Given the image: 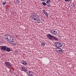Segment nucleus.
<instances>
[{"instance_id":"obj_9","label":"nucleus","mask_w":76,"mask_h":76,"mask_svg":"<svg viewBox=\"0 0 76 76\" xmlns=\"http://www.w3.org/2000/svg\"><path fill=\"white\" fill-rule=\"evenodd\" d=\"M21 70L22 71H24V72H26L27 71V68L22 66L21 68Z\"/></svg>"},{"instance_id":"obj_11","label":"nucleus","mask_w":76,"mask_h":76,"mask_svg":"<svg viewBox=\"0 0 76 76\" xmlns=\"http://www.w3.org/2000/svg\"><path fill=\"white\" fill-rule=\"evenodd\" d=\"M21 63L24 65L25 66H26V64H27V63L25 61H21Z\"/></svg>"},{"instance_id":"obj_12","label":"nucleus","mask_w":76,"mask_h":76,"mask_svg":"<svg viewBox=\"0 0 76 76\" xmlns=\"http://www.w3.org/2000/svg\"><path fill=\"white\" fill-rule=\"evenodd\" d=\"M7 52H10L11 51V49L9 48H7Z\"/></svg>"},{"instance_id":"obj_20","label":"nucleus","mask_w":76,"mask_h":76,"mask_svg":"<svg viewBox=\"0 0 76 76\" xmlns=\"http://www.w3.org/2000/svg\"><path fill=\"white\" fill-rule=\"evenodd\" d=\"M17 3H19L20 2H19V0H16Z\"/></svg>"},{"instance_id":"obj_28","label":"nucleus","mask_w":76,"mask_h":76,"mask_svg":"<svg viewBox=\"0 0 76 76\" xmlns=\"http://www.w3.org/2000/svg\"><path fill=\"white\" fill-rule=\"evenodd\" d=\"M73 6H74V5H73Z\"/></svg>"},{"instance_id":"obj_26","label":"nucleus","mask_w":76,"mask_h":76,"mask_svg":"<svg viewBox=\"0 0 76 76\" xmlns=\"http://www.w3.org/2000/svg\"><path fill=\"white\" fill-rule=\"evenodd\" d=\"M10 72H11V71H10Z\"/></svg>"},{"instance_id":"obj_16","label":"nucleus","mask_w":76,"mask_h":76,"mask_svg":"<svg viewBox=\"0 0 76 76\" xmlns=\"http://www.w3.org/2000/svg\"><path fill=\"white\" fill-rule=\"evenodd\" d=\"M46 3L48 4H49V3H50V0H48L47 1Z\"/></svg>"},{"instance_id":"obj_21","label":"nucleus","mask_w":76,"mask_h":76,"mask_svg":"<svg viewBox=\"0 0 76 76\" xmlns=\"http://www.w3.org/2000/svg\"><path fill=\"white\" fill-rule=\"evenodd\" d=\"M6 4V2H5L3 3V4L4 5H5V4Z\"/></svg>"},{"instance_id":"obj_3","label":"nucleus","mask_w":76,"mask_h":76,"mask_svg":"<svg viewBox=\"0 0 76 76\" xmlns=\"http://www.w3.org/2000/svg\"><path fill=\"white\" fill-rule=\"evenodd\" d=\"M46 36L48 39H50V41H53V37H54V36L51 34H47Z\"/></svg>"},{"instance_id":"obj_13","label":"nucleus","mask_w":76,"mask_h":76,"mask_svg":"<svg viewBox=\"0 0 76 76\" xmlns=\"http://www.w3.org/2000/svg\"><path fill=\"white\" fill-rule=\"evenodd\" d=\"M54 39H55V41H58V39H57V38L56 37H54V36H53V40Z\"/></svg>"},{"instance_id":"obj_18","label":"nucleus","mask_w":76,"mask_h":76,"mask_svg":"<svg viewBox=\"0 0 76 76\" xmlns=\"http://www.w3.org/2000/svg\"><path fill=\"white\" fill-rule=\"evenodd\" d=\"M65 1H67V2H69V1H71L72 0H65Z\"/></svg>"},{"instance_id":"obj_15","label":"nucleus","mask_w":76,"mask_h":76,"mask_svg":"<svg viewBox=\"0 0 76 76\" xmlns=\"http://www.w3.org/2000/svg\"><path fill=\"white\" fill-rule=\"evenodd\" d=\"M41 44L42 45H45V42H41Z\"/></svg>"},{"instance_id":"obj_8","label":"nucleus","mask_w":76,"mask_h":76,"mask_svg":"<svg viewBox=\"0 0 76 76\" xmlns=\"http://www.w3.org/2000/svg\"><path fill=\"white\" fill-rule=\"evenodd\" d=\"M1 50H3L4 51H5L6 50V49H7V47L6 46H1Z\"/></svg>"},{"instance_id":"obj_17","label":"nucleus","mask_w":76,"mask_h":76,"mask_svg":"<svg viewBox=\"0 0 76 76\" xmlns=\"http://www.w3.org/2000/svg\"><path fill=\"white\" fill-rule=\"evenodd\" d=\"M42 4L44 6H46V5H47V3H45V2H42Z\"/></svg>"},{"instance_id":"obj_25","label":"nucleus","mask_w":76,"mask_h":76,"mask_svg":"<svg viewBox=\"0 0 76 76\" xmlns=\"http://www.w3.org/2000/svg\"><path fill=\"white\" fill-rule=\"evenodd\" d=\"M72 4H74V3H72Z\"/></svg>"},{"instance_id":"obj_27","label":"nucleus","mask_w":76,"mask_h":76,"mask_svg":"<svg viewBox=\"0 0 76 76\" xmlns=\"http://www.w3.org/2000/svg\"><path fill=\"white\" fill-rule=\"evenodd\" d=\"M30 73L32 74V73H31V72Z\"/></svg>"},{"instance_id":"obj_23","label":"nucleus","mask_w":76,"mask_h":76,"mask_svg":"<svg viewBox=\"0 0 76 76\" xmlns=\"http://www.w3.org/2000/svg\"><path fill=\"white\" fill-rule=\"evenodd\" d=\"M42 1H45L46 0H41Z\"/></svg>"},{"instance_id":"obj_4","label":"nucleus","mask_w":76,"mask_h":76,"mask_svg":"<svg viewBox=\"0 0 76 76\" xmlns=\"http://www.w3.org/2000/svg\"><path fill=\"white\" fill-rule=\"evenodd\" d=\"M56 51L57 53H59V54H61L63 52V50L61 49H60L58 48L56 49Z\"/></svg>"},{"instance_id":"obj_10","label":"nucleus","mask_w":76,"mask_h":76,"mask_svg":"<svg viewBox=\"0 0 76 76\" xmlns=\"http://www.w3.org/2000/svg\"><path fill=\"white\" fill-rule=\"evenodd\" d=\"M10 45H12L13 46H15V45H16V44H17V42L16 41H13L11 43Z\"/></svg>"},{"instance_id":"obj_19","label":"nucleus","mask_w":76,"mask_h":76,"mask_svg":"<svg viewBox=\"0 0 76 76\" xmlns=\"http://www.w3.org/2000/svg\"><path fill=\"white\" fill-rule=\"evenodd\" d=\"M45 15V16H47V18H48V14L47 13V12Z\"/></svg>"},{"instance_id":"obj_14","label":"nucleus","mask_w":76,"mask_h":76,"mask_svg":"<svg viewBox=\"0 0 76 76\" xmlns=\"http://www.w3.org/2000/svg\"><path fill=\"white\" fill-rule=\"evenodd\" d=\"M43 13H44V14L45 15V13H47V12H46V11L45 10H42Z\"/></svg>"},{"instance_id":"obj_22","label":"nucleus","mask_w":76,"mask_h":76,"mask_svg":"<svg viewBox=\"0 0 76 76\" xmlns=\"http://www.w3.org/2000/svg\"><path fill=\"white\" fill-rule=\"evenodd\" d=\"M47 6H48V7H50V5H47Z\"/></svg>"},{"instance_id":"obj_7","label":"nucleus","mask_w":76,"mask_h":76,"mask_svg":"<svg viewBox=\"0 0 76 76\" xmlns=\"http://www.w3.org/2000/svg\"><path fill=\"white\" fill-rule=\"evenodd\" d=\"M4 63L8 69H10L11 67V65L8 62H6Z\"/></svg>"},{"instance_id":"obj_5","label":"nucleus","mask_w":76,"mask_h":76,"mask_svg":"<svg viewBox=\"0 0 76 76\" xmlns=\"http://www.w3.org/2000/svg\"><path fill=\"white\" fill-rule=\"evenodd\" d=\"M50 32L51 34H52V35H56L57 33V32L56 31H54L53 29L51 30L50 31Z\"/></svg>"},{"instance_id":"obj_2","label":"nucleus","mask_w":76,"mask_h":76,"mask_svg":"<svg viewBox=\"0 0 76 76\" xmlns=\"http://www.w3.org/2000/svg\"><path fill=\"white\" fill-rule=\"evenodd\" d=\"M7 41L10 44L14 41V39H13L12 36H8L7 37Z\"/></svg>"},{"instance_id":"obj_6","label":"nucleus","mask_w":76,"mask_h":76,"mask_svg":"<svg viewBox=\"0 0 76 76\" xmlns=\"http://www.w3.org/2000/svg\"><path fill=\"white\" fill-rule=\"evenodd\" d=\"M56 47L57 48H59V47H61V44L60 42H56L55 44Z\"/></svg>"},{"instance_id":"obj_1","label":"nucleus","mask_w":76,"mask_h":76,"mask_svg":"<svg viewBox=\"0 0 76 76\" xmlns=\"http://www.w3.org/2000/svg\"><path fill=\"white\" fill-rule=\"evenodd\" d=\"M32 19L33 20L36 21V23H40V22H38V21L39 20V18H38V15H33V16H32Z\"/></svg>"},{"instance_id":"obj_24","label":"nucleus","mask_w":76,"mask_h":76,"mask_svg":"<svg viewBox=\"0 0 76 76\" xmlns=\"http://www.w3.org/2000/svg\"><path fill=\"white\" fill-rule=\"evenodd\" d=\"M32 13L33 14H35L36 12H33Z\"/></svg>"}]
</instances>
